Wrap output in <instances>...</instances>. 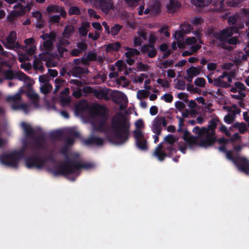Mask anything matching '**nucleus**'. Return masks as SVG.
Masks as SVG:
<instances>
[{
	"instance_id": "23",
	"label": "nucleus",
	"mask_w": 249,
	"mask_h": 249,
	"mask_svg": "<svg viewBox=\"0 0 249 249\" xmlns=\"http://www.w3.org/2000/svg\"><path fill=\"white\" fill-rule=\"evenodd\" d=\"M125 50L127 51L125 53V56L127 58L129 57H132L136 55H139L140 54V52L136 48H132L128 47H125Z\"/></svg>"
},
{
	"instance_id": "18",
	"label": "nucleus",
	"mask_w": 249,
	"mask_h": 249,
	"mask_svg": "<svg viewBox=\"0 0 249 249\" xmlns=\"http://www.w3.org/2000/svg\"><path fill=\"white\" fill-rule=\"evenodd\" d=\"M89 71L87 68H84L81 66H76L72 68V74L73 76L81 78L83 74H88Z\"/></svg>"
},
{
	"instance_id": "20",
	"label": "nucleus",
	"mask_w": 249,
	"mask_h": 249,
	"mask_svg": "<svg viewBox=\"0 0 249 249\" xmlns=\"http://www.w3.org/2000/svg\"><path fill=\"white\" fill-rule=\"evenodd\" d=\"M219 120L217 118H213L209 122L206 129L208 130V133H212V134H215V129L216 128L217 123L219 122Z\"/></svg>"
},
{
	"instance_id": "47",
	"label": "nucleus",
	"mask_w": 249,
	"mask_h": 249,
	"mask_svg": "<svg viewBox=\"0 0 249 249\" xmlns=\"http://www.w3.org/2000/svg\"><path fill=\"white\" fill-rule=\"evenodd\" d=\"M184 34L185 33L181 29L179 31H177L174 35L175 39L178 42L181 41L183 39Z\"/></svg>"
},
{
	"instance_id": "34",
	"label": "nucleus",
	"mask_w": 249,
	"mask_h": 249,
	"mask_svg": "<svg viewBox=\"0 0 249 249\" xmlns=\"http://www.w3.org/2000/svg\"><path fill=\"white\" fill-rule=\"evenodd\" d=\"M193 4L197 7H203L207 6L211 0H191Z\"/></svg>"
},
{
	"instance_id": "13",
	"label": "nucleus",
	"mask_w": 249,
	"mask_h": 249,
	"mask_svg": "<svg viewBox=\"0 0 249 249\" xmlns=\"http://www.w3.org/2000/svg\"><path fill=\"white\" fill-rule=\"evenodd\" d=\"M163 146L162 143L161 142L156 147L153 153V155L155 156L160 161H163L168 154L163 150Z\"/></svg>"
},
{
	"instance_id": "6",
	"label": "nucleus",
	"mask_w": 249,
	"mask_h": 249,
	"mask_svg": "<svg viewBox=\"0 0 249 249\" xmlns=\"http://www.w3.org/2000/svg\"><path fill=\"white\" fill-rule=\"evenodd\" d=\"M17 33L14 31H11L6 39V43L3 42L4 46L8 49L17 50L19 48V43L16 42Z\"/></svg>"
},
{
	"instance_id": "14",
	"label": "nucleus",
	"mask_w": 249,
	"mask_h": 249,
	"mask_svg": "<svg viewBox=\"0 0 249 249\" xmlns=\"http://www.w3.org/2000/svg\"><path fill=\"white\" fill-rule=\"evenodd\" d=\"M84 144L87 145H96L102 146L104 144V139L102 138L91 136L84 140Z\"/></svg>"
},
{
	"instance_id": "61",
	"label": "nucleus",
	"mask_w": 249,
	"mask_h": 249,
	"mask_svg": "<svg viewBox=\"0 0 249 249\" xmlns=\"http://www.w3.org/2000/svg\"><path fill=\"white\" fill-rule=\"evenodd\" d=\"M234 120V117L229 114L226 115L224 118V122L227 124H231L233 122Z\"/></svg>"
},
{
	"instance_id": "45",
	"label": "nucleus",
	"mask_w": 249,
	"mask_h": 249,
	"mask_svg": "<svg viewBox=\"0 0 249 249\" xmlns=\"http://www.w3.org/2000/svg\"><path fill=\"white\" fill-rule=\"evenodd\" d=\"M41 63V61L37 58H36L33 62V67L34 70H42L44 69V67L42 65H40Z\"/></svg>"
},
{
	"instance_id": "46",
	"label": "nucleus",
	"mask_w": 249,
	"mask_h": 249,
	"mask_svg": "<svg viewBox=\"0 0 249 249\" xmlns=\"http://www.w3.org/2000/svg\"><path fill=\"white\" fill-rule=\"evenodd\" d=\"M61 6H59L56 5H50L47 7L46 10L48 13H59Z\"/></svg>"
},
{
	"instance_id": "42",
	"label": "nucleus",
	"mask_w": 249,
	"mask_h": 249,
	"mask_svg": "<svg viewBox=\"0 0 249 249\" xmlns=\"http://www.w3.org/2000/svg\"><path fill=\"white\" fill-rule=\"evenodd\" d=\"M16 79L24 81L30 80V77L22 71L16 72Z\"/></svg>"
},
{
	"instance_id": "52",
	"label": "nucleus",
	"mask_w": 249,
	"mask_h": 249,
	"mask_svg": "<svg viewBox=\"0 0 249 249\" xmlns=\"http://www.w3.org/2000/svg\"><path fill=\"white\" fill-rule=\"evenodd\" d=\"M164 141L169 144H173L177 141L174 136L172 134H168L165 138Z\"/></svg>"
},
{
	"instance_id": "29",
	"label": "nucleus",
	"mask_w": 249,
	"mask_h": 249,
	"mask_svg": "<svg viewBox=\"0 0 249 249\" xmlns=\"http://www.w3.org/2000/svg\"><path fill=\"white\" fill-rule=\"evenodd\" d=\"M137 147L142 151H146L148 149L147 142L145 139L135 142Z\"/></svg>"
},
{
	"instance_id": "63",
	"label": "nucleus",
	"mask_w": 249,
	"mask_h": 249,
	"mask_svg": "<svg viewBox=\"0 0 249 249\" xmlns=\"http://www.w3.org/2000/svg\"><path fill=\"white\" fill-rule=\"evenodd\" d=\"M77 47L81 52L86 51L88 48L87 44L84 42H79L77 43Z\"/></svg>"
},
{
	"instance_id": "2",
	"label": "nucleus",
	"mask_w": 249,
	"mask_h": 249,
	"mask_svg": "<svg viewBox=\"0 0 249 249\" xmlns=\"http://www.w3.org/2000/svg\"><path fill=\"white\" fill-rule=\"evenodd\" d=\"M129 123L121 113H117L111 121L112 138L115 143L122 144L126 142L130 136Z\"/></svg>"
},
{
	"instance_id": "48",
	"label": "nucleus",
	"mask_w": 249,
	"mask_h": 249,
	"mask_svg": "<svg viewBox=\"0 0 249 249\" xmlns=\"http://www.w3.org/2000/svg\"><path fill=\"white\" fill-rule=\"evenodd\" d=\"M149 92L145 90H139L137 91V97L139 100L148 97Z\"/></svg>"
},
{
	"instance_id": "51",
	"label": "nucleus",
	"mask_w": 249,
	"mask_h": 249,
	"mask_svg": "<svg viewBox=\"0 0 249 249\" xmlns=\"http://www.w3.org/2000/svg\"><path fill=\"white\" fill-rule=\"evenodd\" d=\"M190 146L196 144L197 143V138L194 136H191L184 140Z\"/></svg>"
},
{
	"instance_id": "27",
	"label": "nucleus",
	"mask_w": 249,
	"mask_h": 249,
	"mask_svg": "<svg viewBox=\"0 0 249 249\" xmlns=\"http://www.w3.org/2000/svg\"><path fill=\"white\" fill-rule=\"evenodd\" d=\"M12 108L14 110L22 109L26 113L29 111V106L27 104L15 103L14 104H12Z\"/></svg>"
},
{
	"instance_id": "35",
	"label": "nucleus",
	"mask_w": 249,
	"mask_h": 249,
	"mask_svg": "<svg viewBox=\"0 0 249 249\" xmlns=\"http://www.w3.org/2000/svg\"><path fill=\"white\" fill-rule=\"evenodd\" d=\"M151 14H159L161 12L160 4L159 2H155L150 6Z\"/></svg>"
},
{
	"instance_id": "49",
	"label": "nucleus",
	"mask_w": 249,
	"mask_h": 249,
	"mask_svg": "<svg viewBox=\"0 0 249 249\" xmlns=\"http://www.w3.org/2000/svg\"><path fill=\"white\" fill-rule=\"evenodd\" d=\"M194 83L196 86L203 88L206 84V80L204 78L198 77L195 79Z\"/></svg>"
},
{
	"instance_id": "53",
	"label": "nucleus",
	"mask_w": 249,
	"mask_h": 249,
	"mask_svg": "<svg viewBox=\"0 0 249 249\" xmlns=\"http://www.w3.org/2000/svg\"><path fill=\"white\" fill-rule=\"evenodd\" d=\"M203 21V19L200 17H195L191 20V24L196 26L201 25Z\"/></svg>"
},
{
	"instance_id": "12",
	"label": "nucleus",
	"mask_w": 249,
	"mask_h": 249,
	"mask_svg": "<svg viewBox=\"0 0 249 249\" xmlns=\"http://www.w3.org/2000/svg\"><path fill=\"white\" fill-rule=\"evenodd\" d=\"M107 119H100L96 120L92 124L93 129L94 131L104 132L107 125Z\"/></svg>"
},
{
	"instance_id": "3",
	"label": "nucleus",
	"mask_w": 249,
	"mask_h": 249,
	"mask_svg": "<svg viewBox=\"0 0 249 249\" xmlns=\"http://www.w3.org/2000/svg\"><path fill=\"white\" fill-rule=\"evenodd\" d=\"M95 164L90 162L81 163L74 159H67L63 163L60 164L55 168H50L49 171L54 176H67L78 173L77 176L80 174L81 168L89 170L93 168Z\"/></svg>"
},
{
	"instance_id": "4",
	"label": "nucleus",
	"mask_w": 249,
	"mask_h": 249,
	"mask_svg": "<svg viewBox=\"0 0 249 249\" xmlns=\"http://www.w3.org/2000/svg\"><path fill=\"white\" fill-rule=\"evenodd\" d=\"M244 27V23L233 25L230 29H224L219 33H216L213 35V37L219 40V42H223L226 41L227 38L231 37L233 33H238L239 30Z\"/></svg>"
},
{
	"instance_id": "43",
	"label": "nucleus",
	"mask_w": 249,
	"mask_h": 249,
	"mask_svg": "<svg viewBox=\"0 0 249 249\" xmlns=\"http://www.w3.org/2000/svg\"><path fill=\"white\" fill-rule=\"evenodd\" d=\"M163 148L167 151L168 153L167 157H171L174 153L176 152L177 149L173 145V144H169V145L166 146Z\"/></svg>"
},
{
	"instance_id": "15",
	"label": "nucleus",
	"mask_w": 249,
	"mask_h": 249,
	"mask_svg": "<svg viewBox=\"0 0 249 249\" xmlns=\"http://www.w3.org/2000/svg\"><path fill=\"white\" fill-rule=\"evenodd\" d=\"M27 91L26 92V96L32 101V103L36 106L37 105L38 96L36 94L32 88L30 84H27Z\"/></svg>"
},
{
	"instance_id": "25",
	"label": "nucleus",
	"mask_w": 249,
	"mask_h": 249,
	"mask_svg": "<svg viewBox=\"0 0 249 249\" xmlns=\"http://www.w3.org/2000/svg\"><path fill=\"white\" fill-rule=\"evenodd\" d=\"M74 31V27L72 25H67L63 33V36L64 38H69L72 35Z\"/></svg>"
},
{
	"instance_id": "16",
	"label": "nucleus",
	"mask_w": 249,
	"mask_h": 249,
	"mask_svg": "<svg viewBox=\"0 0 249 249\" xmlns=\"http://www.w3.org/2000/svg\"><path fill=\"white\" fill-rule=\"evenodd\" d=\"M160 119L159 116L156 117L153 120L152 126V130L155 134L160 135L162 131Z\"/></svg>"
},
{
	"instance_id": "8",
	"label": "nucleus",
	"mask_w": 249,
	"mask_h": 249,
	"mask_svg": "<svg viewBox=\"0 0 249 249\" xmlns=\"http://www.w3.org/2000/svg\"><path fill=\"white\" fill-rule=\"evenodd\" d=\"M141 52L143 54L147 53L149 58H154L157 54V51L155 48V44L151 43L143 45L141 47Z\"/></svg>"
},
{
	"instance_id": "1",
	"label": "nucleus",
	"mask_w": 249,
	"mask_h": 249,
	"mask_svg": "<svg viewBox=\"0 0 249 249\" xmlns=\"http://www.w3.org/2000/svg\"><path fill=\"white\" fill-rule=\"evenodd\" d=\"M26 143H23L21 149L15 151L10 153L3 154L0 156V161L2 164L13 168H17L18 162L21 159H25V165L29 169H42L48 161L54 162L55 160L52 154L47 156H39L40 154L36 153L31 156L25 157L24 153L27 149Z\"/></svg>"
},
{
	"instance_id": "10",
	"label": "nucleus",
	"mask_w": 249,
	"mask_h": 249,
	"mask_svg": "<svg viewBox=\"0 0 249 249\" xmlns=\"http://www.w3.org/2000/svg\"><path fill=\"white\" fill-rule=\"evenodd\" d=\"M216 142L215 134L208 133L204 139L200 140L199 145L201 147H207L212 146Z\"/></svg>"
},
{
	"instance_id": "21",
	"label": "nucleus",
	"mask_w": 249,
	"mask_h": 249,
	"mask_svg": "<svg viewBox=\"0 0 249 249\" xmlns=\"http://www.w3.org/2000/svg\"><path fill=\"white\" fill-rule=\"evenodd\" d=\"M19 92L14 95L8 96L6 98V101L8 102H13L12 104H14L15 103H20L21 100V93H23L25 92L21 88L20 89Z\"/></svg>"
},
{
	"instance_id": "9",
	"label": "nucleus",
	"mask_w": 249,
	"mask_h": 249,
	"mask_svg": "<svg viewBox=\"0 0 249 249\" xmlns=\"http://www.w3.org/2000/svg\"><path fill=\"white\" fill-rule=\"evenodd\" d=\"M95 3L106 14L113 8V5L110 0H96Z\"/></svg>"
},
{
	"instance_id": "60",
	"label": "nucleus",
	"mask_w": 249,
	"mask_h": 249,
	"mask_svg": "<svg viewBox=\"0 0 249 249\" xmlns=\"http://www.w3.org/2000/svg\"><path fill=\"white\" fill-rule=\"evenodd\" d=\"M226 154L227 158L231 160H232L235 164L236 161L237 160V157H234L232 155V152L231 151H227Z\"/></svg>"
},
{
	"instance_id": "19",
	"label": "nucleus",
	"mask_w": 249,
	"mask_h": 249,
	"mask_svg": "<svg viewBox=\"0 0 249 249\" xmlns=\"http://www.w3.org/2000/svg\"><path fill=\"white\" fill-rule=\"evenodd\" d=\"M21 125L27 137L32 138L36 134L35 130L31 125L27 124L25 122H22Z\"/></svg>"
},
{
	"instance_id": "37",
	"label": "nucleus",
	"mask_w": 249,
	"mask_h": 249,
	"mask_svg": "<svg viewBox=\"0 0 249 249\" xmlns=\"http://www.w3.org/2000/svg\"><path fill=\"white\" fill-rule=\"evenodd\" d=\"M5 79L10 80L16 79V72H15L12 70H7L4 71Z\"/></svg>"
},
{
	"instance_id": "38",
	"label": "nucleus",
	"mask_w": 249,
	"mask_h": 249,
	"mask_svg": "<svg viewBox=\"0 0 249 249\" xmlns=\"http://www.w3.org/2000/svg\"><path fill=\"white\" fill-rule=\"evenodd\" d=\"M63 136V132L61 130H55L50 133V137L53 140H60Z\"/></svg>"
},
{
	"instance_id": "26",
	"label": "nucleus",
	"mask_w": 249,
	"mask_h": 249,
	"mask_svg": "<svg viewBox=\"0 0 249 249\" xmlns=\"http://www.w3.org/2000/svg\"><path fill=\"white\" fill-rule=\"evenodd\" d=\"M193 132L196 134L198 137H202L208 133V130L206 127L200 128L198 126H196L193 128Z\"/></svg>"
},
{
	"instance_id": "30",
	"label": "nucleus",
	"mask_w": 249,
	"mask_h": 249,
	"mask_svg": "<svg viewBox=\"0 0 249 249\" xmlns=\"http://www.w3.org/2000/svg\"><path fill=\"white\" fill-rule=\"evenodd\" d=\"M179 28L183 31L185 34H187L190 33L194 29L192 25L187 21H185L183 23L181 24L179 26Z\"/></svg>"
},
{
	"instance_id": "33",
	"label": "nucleus",
	"mask_w": 249,
	"mask_h": 249,
	"mask_svg": "<svg viewBox=\"0 0 249 249\" xmlns=\"http://www.w3.org/2000/svg\"><path fill=\"white\" fill-rule=\"evenodd\" d=\"M121 47V44L119 42H116L108 44L107 46V51L110 52L112 51H118Z\"/></svg>"
},
{
	"instance_id": "50",
	"label": "nucleus",
	"mask_w": 249,
	"mask_h": 249,
	"mask_svg": "<svg viewBox=\"0 0 249 249\" xmlns=\"http://www.w3.org/2000/svg\"><path fill=\"white\" fill-rule=\"evenodd\" d=\"M67 134L70 136L69 137H72L75 139L80 137V133L72 128H70L68 130Z\"/></svg>"
},
{
	"instance_id": "7",
	"label": "nucleus",
	"mask_w": 249,
	"mask_h": 249,
	"mask_svg": "<svg viewBox=\"0 0 249 249\" xmlns=\"http://www.w3.org/2000/svg\"><path fill=\"white\" fill-rule=\"evenodd\" d=\"M235 165L240 171L248 175H249V160L246 158L238 157Z\"/></svg>"
},
{
	"instance_id": "28",
	"label": "nucleus",
	"mask_w": 249,
	"mask_h": 249,
	"mask_svg": "<svg viewBox=\"0 0 249 249\" xmlns=\"http://www.w3.org/2000/svg\"><path fill=\"white\" fill-rule=\"evenodd\" d=\"M90 27V24L88 22H83L82 25L79 28L78 31L80 35L82 36H87L88 32V28Z\"/></svg>"
},
{
	"instance_id": "24",
	"label": "nucleus",
	"mask_w": 249,
	"mask_h": 249,
	"mask_svg": "<svg viewBox=\"0 0 249 249\" xmlns=\"http://www.w3.org/2000/svg\"><path fill=\"white\" fill-rule=\"evenodd\" d=\"M93 95L98 99H104L106 100H109V98L107 96V93L103 89H94Z\"/></svg>"
},
{
	"instance_id": "55",
	"label": "nucleus",
	"mask_w": 249,
	"mask_h": 249,
	"mask_svg": "<svg viewBox=\"0 0 249 249\" xmlns=\"http://www.w3.org/2000/svg\"><path fill=\"white\" fill-rule=\"evenodd\" d=\"M32 14L34 18H36L37 19V21L42 22L43 21L42 18V15L41 13L39 11H36L35 12H32Z\"/></svg>"
},
{
	"instance_id": "32",
	"label": "nucleus",
	"mask_w": 249,
	"mask_h": 249,
	"mask_svg": "<svg viewBox=\"0 0 249 249\" xmlns=\"http://www.w3.org/2000/svg\"><path fill=\"white\" fill-rule=\"evenodd\" d=\"M213 84L217 87L227 88L231 87V85L222 79L215 78L213 80Z\"/></svg>"
},
{
	"instance_id": "59",
	"label": "nucleus",
	"mask_w": 249,
	"mask_h": 249,
	"mask_svg": "<svg viewBox=\"0 0 249 249\" xmlns=\"http://www.w3.org/2000/svg\"><path fill=\"white\" fill-rule=\"evenodd\" d=\"M196 42L197 39L196 37H188L185 39V43L188 45L194 44Z\"/></svg>"
},
{
	"instance_id": "40",
	"label": "nucleus",
	"mask_w": 249,
	"mask_h": 249,
	"mask_svg": "<svg viewBox=\"0 0 249 249\" xmlns=\"http://www.w3.org/2000/svg\"><path fill=\"white\" fill-rule=\"evenodd\" d=\"M52 88L53 87L51 84L46 83L41 87L40 90L43 94H47L51 91Z\"/></svg>"
},
{
	"instance_id": "5",
	"label": "nucleus",
	"mask_w": 249,
	"mask_h": 249,
	"mask_svg": "<svg viewBox=\"0 0 249 249\" xmlns=\"http://www.w3.org/2000/svg\"><path fill=\"white\" fill-rule=\"evenodd\" d=\"M46 142L45 137L43 135H39L36 137H33L31 143L33 146L29 147V149L32 152L34 153V154H36V153L39 154L38 149H41L43 151L47 150L46 146L45 145Z\"/></svg>"
},
{
	"instance_id": "36",
	"label": "nucleus",
	"mask_w": 249,
	"mask_h": 249,
	"mask_svg": "<svg viewBox=\"0 0 249 249\" xmlns=\"http://www.w3.org/2000/svg\"><path fill=\"white\" fill-rule=\"evenodd\" d=\"M233 127L238 128L241 134H244L247 130L246 124L244 123L236 122L233 124Z\"/></svg>"
},
{
	"instance_id": "22",
	"label": "nucleus",
	"mask_w": 249,
	"mask_h": 249,
	"mask_svg": "<svg viewBox=\"0 0 249 249\" xmlns=\"http://www.w3.org/2000/svg\"><path fill=\"white\" fill-rule=\"evenodd\" d=\"M23 15L24 12L23 11H17L16 10H13L8 15L7 19L8 21L13 22L18 17L23 16Z\"/></svg>"
},
{
	"instance_id": "58",
	"label": "nucleus",
	"mask_w": 249,
	"mask_h": 249,
	"mask_svg": "<svg viewBox=\"0 0 249 249\" xmlns=\"http://www.w3.org/2000/svg\"><path fill=\"white\" fill-rule=\"evenodd\" d=\"M53 41L51 40H46L44 41V42L43 43V45L44 47L47 50H50L51 49L53 45Z\"/></svg>"
},
{
	"instance_id": "64",
	"label": "nucleus",
	"mask_w": 249,
	"mask_h": 249,
	"mask_svg": "<svg viewBox=\"0 0 249 249\" xmlns=\"http://www.w3.org/2000/svg\"><path fill=\"white\" fill-rule=\"evenodd\" d=\"M225 0H221L217 8L219 12H223L226 10V5L224 3Z\"/></svg>"
},
{
	"instance_id": "41",
	"label": "nucleus",
	"mask_w": 249,
	"mask_h": 249,
	"mask_svg": "<svg viewBox=\"0 0 249 249\" xmlns=\"http://www.w3.org/2000/svg\"><path fill=\"white\" fill-rule=\"evenodd\" d=\"M133 133L135 142H138L140 140L145 139L144 138L143 133L140 130H135L134 131Z\"/></svg>"
},
{
	"instance_id": "17",
	"label": "nucleus",
	"mask_w": 249,
	"mask_h": 249,
	"mask_svg": "<svg viewBox=\"0 0 249 249\" xmlns=\"http://www.w3.org/2000/svg\"><path fill=\"white\" fill-rule=\"evenodd\" d=\"M180 3L175 0H170L169 3L166 5L167 12L170 14L175 13L180 7Z\"/></svg>"
},
{
	"instance_id": "39",
	"label": "nucleus",
	"mask_w": 249,
	"mask_h": 249,
	"mask_svg": "<svg viewBox=\"0 0 249 249\" xmlns=\"http://www.w3.org/2000/svg\"><path fill=\"white\" fill-rule=\"evenodd\" d=\"M122 28V25L116 24L111 28L110 30V34H111L113 36H115L118 34Z\"/></svg>"
},
{
	"instance_id": "56",
	"label": "nucleus",
	"mask_w": 249,
	"mask_h": 249,
	"mask_svg": "<svg viewBox=\"0 0 249 249\" xmlns=\"http://www.w3.org/2000/svg\"><path fill=\"white\" fill-rule=\"evenodd\" d=\"M87 59L89 61H95L97 59V55L95 53L90 52L87 55Z\"/></svg>"
},
{
	"instance_id": "57",
	"label": "nucleus",
	"mask_w": 249,
	"mask_h": 249,
	"mask_svg": "<svg viewBox=\"0 0 249 249\" xmlns=\"http://www.w3.org/2000/svg\"><path fill=\"white\" fill-rule=\"evenodd\" d=\"M161 99H163L167 103H171L173 100V96L169 93H166L161 97Z\"/></svg>"
},
{
	"instance_id": "31",
	"label": "nucleus",
	"mask_w": 249,
	"mask_h": 249,
	"mask_svg": "<svg viewBox=\"0 0 249 249\" xmlns=\"http://www.w3.org/2000/svg\"><path fill=\"white\" fill-rule=\"evenodd\" d=\"M201 71V68H197L196 67H191L186 70L187 75L191 76H196L200 74Z\"/></svg>"
},
{
	"instance_id": "44",
	"label": "nucleus",
	"mask_w": 249,
	"mask_h": 249,
	"mask_svg": "<svg viewBox=\"0 0 249 249\" xmlns=\"http://www.w3.org/2000/svg\"><path fill=\"white\" fill-rule=\"evenodd\" d=\"M68 13L69 15H79L81 14L80 9L77 6H71L69 9Z\"/></svg>"
},
{
	"instance_id": "54",
	"label": "nucleus",
	"mask_w": 249,
	"mask_h": 249,
	"mask_svg": "<svg viewBox=\"0 0 249 249\" xmlns=\"http://www.w3.org/2000/svg\"><path fill=\"white\" fill-rule=\"evenodd\" d=\"M175 88L179 90H184L185 89V82L182 80H178L176 84Z\"/></svg>"
},
{
	"instance_id": "11",
	"label": "nucleus",
	"mask_w": 249,
	"mask_h": 249,
	"mask_svg": "<svg viewBox=\"0 0 249 249\" xmlns=\"http://www.w3.org/2000/svg\"><path fill=\"white\" fill-rule=\"evenodd\" d=\"M93 109L95 115L99 117L101 119H108V113L105 107L96 104L93 107Z\"/></svg>"
},
{
	"instance_id": "62",
	"label": "nucleus",
	"mask_w": 249,
	"mask_h": 249,
	"mask_svg": "<svg viewBox=\"0 0 249 249\" xmlns=\"http://www.w3.org/2000/svg\"><path fill=\"white\" fill-rule=\"evenodd\" d=\"M133 47H137L138 46H140L142 45V39L137 36H135L133 38Z\"/></svg>"
}]
</instances>
